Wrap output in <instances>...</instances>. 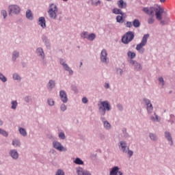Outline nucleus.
Instances as JSON below:
<instances>
[{"mask_svg":"<svg viewBox=\"0 0 175 175\" xmlns=\"http://www.w3.org/2000/svg\"><path fill=\"white\" fill-rule=\"evenodd\" d=\"M159 81H160L162 85H165V81L163 80V78L162 77L159 78Z\"/></svg>","mask_w":175,"mask_h":175,"instance_id":"a18cd8bd","label":"nucleus"},{"mask_svg":"<svg viewBox=\"0 0 175 175\" xmlns=\"http://www.w3.org/2000/svg\"><path fill=\"white\" fill-rule=\"evenodd\" d=\"M160 3H165L166 2V0H159Z\"/></svg>","mask_w":175,"mask_h":175,"instance_id":"864d4df0","label":"nucleus"},{"mask_svg":"<svg viewBox=\"0 0 175 175\" xmlns=\"http://www.w3.org/2000/svg\"><path fill=\"white\" fill-rule=\"evenodd\" d=\"M135 38V34L133 31L126 32L122 38V42L124 44H128L130 42H132Z\"/></svg>","mask_w":175,"mask_h":175,"instance_id":"20e7f679","label":"nucleus"},{"mask_svg":"<svg viewBox=\"0 0 175 175\" xmlns=\"http://www.w3.org/2000/svg\"><path fill=\"white\" fill-rule=\"evenodd\" d=\"M0 125H3V121L0 120Z\"/></svg>","mask_w":175,"mask_h":175,"instance_id":"4d7b16f0","label":"nucleus"},{"mask_svg":"<svg viewBox=\"0 0 175 175\" xmlns=\"http://www.w3.org/2000/svg\"><path fill=\"white\" fill-rule=\"evenodd\" d=\"M144 102L146 103V105L147 106L146 109H147L148 113L149 114H151V113H152V110H154V107H152V104H151V102L150 101V100H148L147 98H144Z\"/></svg>","mask_w":175,"mask_h":175,"instance_id":"6e6552de","label":"nucleus"},{"mask_svg":"<svg viewBox=\"0 0 175 175\" xmlns=\"http://www.w3.org/2000/svg\"><path fill=\"white\" fill-rule=\"evenodd\" d=\"M26 17L27 18H28L29 20H32L33 16H32V12H31V10H27L26 12Z\"/></svg>","mask_w":175,"mask_h":175,"instance_id":"393cba45","label":"nucleus"},{"mask_svg":"<svg viewBox=\"0 0 175 175\" xmlns=\"http://www.w3.org/2000/svg\"><path fill=\"white\" fill-rule=\"evenodd\" d=\"M9 10H10V15L12 14H18L20 13V7L16 5H12L9 6Z\"/></svg>","mask_w":175,"mask_h":175,"instance_id":"423d86ee","label":"nucleus"},{"mask_svg":"<svg viewBox=\"0 0 175 175\" xmlns=\"http://www.w3.org/2000/svg\"><path fill=\"white\" fill-rule=\"evenodd\" d=\"M60 99L63 103H66L68 102V95H66V92L64 90H61L59 92Z\"/></svg>","mask_w":175,"mask_h":175,"instance_id":"9d476101","label":"nucleus"},{"mask_svg":"<svg viewBox=\"0 0 175 175\" xmlns=\"http://www.w3.org/2000/svg\"><path fill=\"white\" fill-rule=\"evenodd\" d=\"M127 55H128V57H129V58H131V59H133V58H135V57H136V53H135V52H132V51H129L127 53Z\"/></svg>","mask_w":175,"mask_h":175,"instance_id":"b1692460","label":"nucleus"},{"mask_svg":"<svg viewBox=\"0 0 175 175\" xmlns=\"http://www.w3.org/2000/svg\"><path fill=\"white\" fill-rule=\"evenodd\" d=\"M48 14L50 18L55 20L58 16V7L54 3H51L49 7Z\"/></svg>","mask_w":175,"mask_h":175,"instance_id":"f03ea898","label":"nucleus"},{"mask_svg":"<svg viewBox=\"0 0 175 175\" xmlns=\"http://www.w3.org/2000/svg\"><path fill=\"white\" fill-rule=\"evenodd\" d=\"M142 12L148 16H154L155 13L157 20L161 21L162 20V14L165 12V8L159 4H154L153 6L143 8Z\"/></svg>","mask_w":175,"mask_h":175,"instance_id":"f257e3e1","label":"nucleus"},{"mask_svg":"<svg viewBox=\"0 0 175 175\" xmlns=\"http://www.w3.org/2000/svg\"><path fill=\"white\" fill-rule=\"evenodd\" d=\"M64 68L65 70H67V72H69L70 75H73V70H72V68L68 64H64Z\"/></svg>","mask_w":175,"mask_h":175,"instance_id":"aec40b11","label":"nucleus"},{"mask_svg":"<svg viewBox=\"0 0 175 175\" xmlns=\"http://www.w3.org/2000/svg\"><path fill=\"white\" fill-rule=\"evenodd\" d=\"M117 72H118V73H120V75H122V69L118 68V69L117 70Z\"/></svg>","mask_w":175,"mask_h":175,"instance_id":"3c124183","label":"nucleus"},{"mask_svg":"<svg viewBox=\"0 0 175 175\" xmlns=\"http://www.w3.org/2000/svg\"><path fill=\"white\" fill-rule=\"evenodd\" d=\"M116 21L118 23H120L121 24H122V23H124V16H116Z\"/></svg>","mask_w":175,"mask_h":175,"instance_id":"a878e982","label":"nucleus"},{"mask_svg":"<svg viewBox=\"0 0 175 175\" xmlns=\"http://www.w3.org/2000/svg\"><path fill=\"white\" fill-rule=\"evenodd\" d=\"M96 38V35H95V33H92L88 36V40H90L91 42H92V40H94Z\"/></svg>","mask_w":175,"mask_h":175,"instance_id":"5701e85b","label":"nucleus"},{"mask_svg":"<svg viewBox=\"0 0 175 175\" xmlns=\"http://www.w3.org/2000/svg\"><path fill=\"white\" fill-rule=\"evenodd\" d=\"M38 24L42 28H46V19H44V17H40L39 18Z\"/></svg>","mask_w":175,"mask_h":175,"instance_id":"2eb2a0df","label":"nucleus"},{"mask_svg":"<svg viewBox=\"0 0 175 175\" xmlns=\"http://www.w3.org/2000/svg\"><path fill=\"white\" fill-rule=\"evenodd\" d=\"M75 163H76V165H84V162L79 158L75 159Z\"/></svg>","mask_w":175,"mask_h":175,"instance_id":"c85d7f7f","label":"nucleus"},{"mask_svg":"<svg viewBox=\"0 0 175 175\" xmlns=\"http://www.w3.org/2000/svg\"><path fill=\"white\" fill-rule=\"evenodd\" d=\"M81 65H83V62H81Z\"/></svg>","mask_w":175,"mask_h":175,"instance_id":"13d9d810","label":"nucleus"},{"mask_svg":"<svg viewBox=\"0 0 175 175\" xmlns=\"http://www.w3.org/2000/svg\"><path fill=\"white\" fill-rule=\"evenodd\" d=\"M109 83H105V88H109Z\"/></svg>","mask_w":175,"mask_h":175,"instance_id":"6e6d98bb","label":"nucleus"},{"mask_svg":"<svg viewBox=\"0 0 175 175\" xmlns=\"http://www.w3.org/2000/svg\"><path fill=\"white\" fill-rule=\"evenodd\" d=\"M61 110H62V111H65V110H66V105H65V104H62V105H61Z\"/></svg>","mask_w":175,"mask_h":175,"instance_id":"de8ad7c7","label":"nucleus"},{"mask_svg":"<svg viewBox=\"0 0 175 175\" xmlns=\"http://www.w3.org/2000/svg\"><path fill=\"white\" fill-rule=\"evenodd\" d=\"M59 137L60 139H62V140L65 139V133H60L59 134Z\"/></svg>","mask_w":175,"mask_h":175,"instance_id":"c03bdc74","label":"nucleus"},{"mask_svg":"<svg viewBox=\"0 0 175 175\" xmlns=\"http://www.w3.org/2000/svg\"><path fill=\"white\" fill-rule=\"evenodd\" d=\"M165 136L167 138V139L168 140V142H170V146H173V139L172 138V135H170V133L166 131L165 133Z\"/></svg>","mask_w":175,"mask_h":175,"instance_id":"dca6fc26","label":"nucleus"},{"mask_svg":"<svg viewBox=\"0 0 175 175\" xmlns=\"http://www.w3.org/2000/svg\"><path fill=\"white\" fill-rule=\"evenodd\" d=\"M101 106L100 107L99 109L103 110L104 114L106 113V110L109 111L110 110V104L107 101H103L101 102Z\"/></svg>","mask_w":175,"mask_h":175,"instance_id":"0eeeda50","label":"nucleus"},{"mask_svg":"<svg viewBox=\"0 0 175 175\" xmlns=\"http://www.w3.org/2000/svg\"><path fill=\"white\" fill-rule=\"evenodd\" d=\"M48 103L49 106H54V100L53 99H49Z\"/></svg>","mask_w":175,"mask_h":175,"instance_id":"37998d69","label":"nucleus"},{"mask_svg":"<svg viewBox=\"0 0 175 175\" xmlns=\"http://www.w3.org/2000/svg\"><path fill=\"white\" fill-rule=\"evenodd\" d=\"M150 138L151 140H157V136L154 134L150 133Z\"/></svg>","mask_w":175,"mask_h":175,"instance_id":"79ce46f5","label":"nucleus"},{"mask_svg":"<svg viewBox=\"0 0 175 175\" xmlns=\"http://www.w3.org/2000/svg\"><path fill=\"white\" fill-rule=\"evenodd\" d=\"M19 133H21L22 136H27V131L23 128H19Z\"/></svg>","mask_w":175,"mask_h":175,"instance_id":"c756f323","label":"nucleus"},{"mask_svg":"<svg viewBox=\"0 0 175 175\" xmlns=\"http://www.w3.org/2000/svg\"><path fill=\"white\" fill-rule=\"evenodd\" d=\"M63 1H64L65 2H66V1H68V0H63Z\"/></svg>","mask_w":175,"mask_h":175,"instance_id":"bf43d9fd","label":"nucleus"},{"mask_svg":"<svg viewBox=\"0 0 175 175\" xmlns=\"http://www.w3.org/2000/svg\"><path fill=\"white\" fill-rule=\"evenodd\" d=\"M104 126H105V128H106V129H110L111 125H110V123H109V122L105 121L104 122Z\"/></svg>","mask_w":175,"mask_h":175,"instance_id":"c9c22d12","label":"nucleus"},{"mask_svg":"<svg viewBox=\"0 0 175 175\" xmlns=\"http://www.w3.org/2000/svg\"><path fill=\"white\" fill-rule=\"evenodd\" d=\"M88 32L84 31L81 33V37L83 38V39H88Z\"/></svg>","mask_w":175,"mask_h":175,"instance_id":"e433bc0d","label":"nucleus"},{"mask_svg":"<svg viewBox=\"0 0 175 175\" xmlns=\"http://www.w3.org/2000/svg\"><path fill=\"white\" fill-rule=\"evenodd\" d=\"M54 148L58 150V151H66V148L64 147L61 143L58 142H54L53 143Z\"/></svg>","mask_w":175,"mask_h":175,"instance_id":"1a4fd4ad","label":"nucleus"},{"mask_svg":"<svg viewBox=\"0 0 175 175\" xmlns=\"http://www.w3.org/2000/svg\"><path fill=\"white\" fill-rule=\"evenodd\" d=\"M82 102H83V103H88V99H87L86 97H83L82 98Z\"/></svg>","mask_w":175,"mask_h":175,"instance_id":"09e8293b","label":"nucleus"},{"mask_svg":"<svg viewBox=\"0 0 175 175\" xmlns=\"http://www.w3.org/2000/svg\"><path fill=\"white\" fill-rule=\"evenodd\" d=\"M132 22H129V21H128V22H126V27H127V28H131V27H132Z\"/></svg>","mask_w":175,"mask_h":175,"instance_id":"49530a36","label":"nucleus"},{"mask_svg":"<svg viewBox=\"0 0 175 175\" xmlns=\"http://www.w3.org/2000/svg\"><path fill=\"white\" fill-rule=\"evenodd\" d=\"M154 116H155V118L154 116H151L150 120L153 122L159 121V117L158 116V115H157V113H154Z\"/></svg>","mask_w":175,"mask_h":175,"instance_id":"2f4dec72","label":"nucleus"},{"mask_svg":"<svg viewBox=\"0 0 175 175\" xmlns=\"http://www.w3.org/2000/svg\"><path fill=\"white\" fill-rule=\"evenodd\" d=\"M0 135H2L3 136H5V137H7V136H8V132H6V131L0 129Z\"/></svg>","mask_w":175,"mask_h":175,"instance_id":"72a5a7b5","label":"nucleus"},{"mask_svg":"<svg viewBox=\"0 0 175 175\" xmlns=\"http://www.w3.org/2000/svg\"><path fill=\"white\" fill-rule=\"evenodd\" d=\"M118 6L120 9H125L126 8V3H124L123 0H120L118 2Z\"/></svg>","mask_w":175,"mask_h":175,"instance_id":"a211bd4d","label":"nucleus"},{"mask_svg":"<svg viewBox=\"0 0 175 175\" xmlns=\"http://www.w3.org/2000/svg\"><path fill=\"white\" fill-rule=\"evenodd\" d=\"M107 1H111V0H107Z\"/></svg>","mask_w":175,"mask_h":175,"instance_id":"052dcab7","label":"nucleus"},{"mask_svg":"<svg viewBox=\"0 0 175 175\" xmlns=\"http://www.w3.org/2000/svg\"><path fill=\"white\" fill-rule=\"evenodd\" d=\"M100 59L102 62H107V52L106 49H103L101 51Z\"/></svg>","mask_w":175,"mask_h":175,"instance_id":"9b49d317","label":"nucleus"},{"mask_svg":"<svg viewBox=\"0 0 175 175\" xmlns=\"http://www.w3.org/2000/svg\"><path fill=\"white\" fill-rule=\"evenodd\" d=\"M37 53L38 55H40L42 58H44V53L43 52V49L42 48H38L37 49Z\"/></svg>","mask_w":175,"mask_h":175,"instance_id":"4be33fe9","label":"nucleus"},{"mask_svg":"<svg viewBox=\"0 0 175 175\" xmlns=\"http://www.w3.org/2000/svg\"><path fill=\"white\" fill-rule=\"evenodd\" d=\"M18 55H19L18 52L14 51V52L13 53L12 59H13L14 61H16V59H17V58H18Z\"/></svg>","mask_w":175,"mask_h":175,"instance_id":"473e14b6","label":"nucleus"},{"mask_svg":"<svg viewBox=\"0 0 175 175\" xmlns=\"http://www.w3.org/2000/svg\"><path fill=\"white\" fill-rule=\"evenodd\" d=\"M77 173L78 175H91V173H90V172L84 170L81 167H79L77 169Z\"/></svg>","mask_w":175,"mask_h":175,"instance_id":"f8f14e48","label":"nucleus"},{"mask_svg":"<svg viewBox=\"0 0 175 175\" xmlns=\"http://www.w3.org/2000/svg\"><path fill=\"white\" fill-rule=\"evenodd\" d=\"M120 147L122 151L124 154H128L129 157H132V155H133V151L129 150V147L126 146V143H125V142H120Z\"/></svg>","mask_w":175,"mask_h":175,"instance_id":"39448f33","label":"nucleus"},{"mask_svg":"<svg viewBox=\"0 0 175 175\" xmlns=\"http://www.w3.org/2000/svg\"><path fill=\"white\" fill-rule=\"evenodd\" d=\"M1 14L3 17V18H6V17H8V12H6V10H2Z\"/></svg>","mask_w":175,"mask_h":175,"instance_id":"58836bf2","label":"nucleus"},{"mask_svg":"<svg viewBox=\"0 0 175 175\" xmlns=\"http://www.w3.org/2000/svg\"><path fill=\"white\" fill-rule=\"evenodd\" d=\"M148 38H150V34H145L142 38L141 43L137 44L136 50L140 54L144 53L145 49H144V46H146V44H147V40H148Z\"/></svg>","mask_w":175,"mask_h":175,"instance_id":"7ed1b4c3","label":"nucleus"},{"mask_svg":"<svg viewBox=\"0 0 175 175\" xmlns=\"http://www.w3.org/2000/svg\"><path fill=\"white\" fill-rule=\"evenodd\" d=\"M117 107H118L119 110H122V105H118Z\"/></svg>","mask_w":175,"mask_h":175,"instance_id":"603ef678","label":"nucleus"},{"mask_svg":"<svg viewBox=\"0 0 175 175\" xmlns=\"http://www.w3.org/2000/svg\"><path fill=\"white\" fill-rule=\"evenodd\" d=\"M60 64H61V65H62L63 66H64V65H66V64H65V61H64L63 59H60Z\"/></svg>","mask_w":175,"mask_h":175,"instance_id":"8fccbe9b","label":"nucleus"},{"mask_svg":"<svg viewBox=\"0 0 175 175\" xmlns=\"http://www.w3.org/2000/svg\"><path fill=\"white\" fill-rule=\"evenodd\" d=\"M133 25L135 27V28H139V27H140V21H139L137 19H135L133 21Z\"/></svg>","mask_w":175,"mask_h":175,"instance_id":"412c9836","label":"nucleus"},{"mask_svg":"<svg viewBox=\"0 0 175 175\" xmlns=\"http://www.w3.org/2000/svg\"><path fill=\"white\" fill-rule=\"evenodd\" d=\"M113 13L114 14H121V16H122L124 17V18H126V14L125 13L122 12V11H121V10H120L118 8H113Z\"/></svg>","mask_w":175,"mask_h":175,"instance_id":"4468645a","label":"nucleus"},{"mask_svg":"<svg viewBox=\"0 0 175 175\" xmlns=\"http://www.w3.org/2000/svg\"><path fill=\"white\" fill-rule=\"evenodd\" d=\"M56 175H65V173L62 170H58L56 172Z\"/></svg>","mask_w":175,"mask_h":175,"instance_id":"a19ab883","label":"nucleus"},{"mask_svg":"<svg viewBox=\"0 0 175 175\" xmlns=\"http://www.w3.org/2000/svg\"><path fill=\"white\" fill-rule=\"evenodd\" d=\"M155 22V18H154V16H151L148 19V24H154Z\"/></svg>","mask_w":175,"mask_h":175,"instance_id":"cd10ccee","label":"nucleus"},{"mask_svg":"<svg viewBox=\"0 0 175 175\" xmlns=\"http://www.w3.org/2000/svg\"><path fill=\"white\" fill-rule=\"evenodd\" d=\"M12 109H13L14 110L17 109V101L16 100L12 101Z\"/></svg>","mask_w":175,"mask_h":175,"instance_id":"f704fd0d","label":"nucleus"},{"mask_svg":"<svg viewBox=\"0 0 175 175\" xmlns=\"http://www.w3.org/2000/svg\"><path fill=\"white\" fill-rule=\"evenodd\" d=\"M12 145L14 147H20V141L17 140V139H14L12 141Z\"/></svg>","mask_w":175,"mask_h":175,"instance_id":"7c9ffc66","label":"nucleus"},{"mask_svg":"<svg viewBox=\"0 0 175 175\" xmlns=\"http://www.w3.org/2000/svg\"><path fill=\"white\" fill-rule=\"evenodd\" d=\"M161 21V24H162V25H165V21L160 20Z\"/></svg>","mask_w":175,"mask_h":175,"instance_id":"5fc2aeb1","label":"nucleus"},{"mask_svg":"<svg viewBox=\"0 0 175 175\" xmlns=\"http://www.w3.org/2000/svg\"><path fill=\"white\" fill-rule=\"evenodd\" d=\"M10 155L14 159H17V158H18V153L17 152V151H16L14 150H10Z\"/></svg>","mask_w":175,"mask_h":175,"instance_id":"f3484780","label":"nucleus"},{"mask_svg":"<svg viewBox=\"0 0 175 175\" xmlns=\"http://www.w3.org/2000/svg\"><path fill=\"white\" fill-rule=\"evenodd\" d=\"M120 168L118 167H114L110 172V175H122V172L118 171Z\"/></svg>","mask_w":175,"mask_h":175,"instance_id":"ddd939ff","label":"nucleus"},{"mask_svg":"<svg viewBox=\"0 0 175 175\" xmlns=\"http://www.w3.org/2000/svg\"><path fill=\"white\" fill-rule=\"evenodd\" d=\"M132 63L133 64V65H135L136 70H139V69H142V66L140 65V64L136 62H132Z\"/></svg>","mask_w":175,"mask_h":175,"instance_id":"bb28decb","label":"nucleus"},{"mask_svg":"<svg viewBox=\"0 0 175 175\" xmlns=\"http://www.w3.org/2000/svg\"><path fill=\"white\" fill-rule=\"evenodd\" d=\"M55 87V81L53 80H50L49 83L47 84L48 90H52Z\"/></svg>","mask_w":175,"mask_h":175,"instance_id":"6ab92c4d","label":"nucleus"},{"mask_svg":"<svg viewBox=\"0 0 175 175\" xmlns=\"http://www.w3.org/2000/svg\"><path fill=\"white\" fill-rule=\"evenodd\" d=\"M0 80L3 81V83H6L8 79L2 75V73H0Z\"/></svg>","mask_w":175,"mask_h":175,"instance_id":"4c0bfd02","label":"nucleus"},{"mask_svg":"<svg viewBox=\"0 0 175 175\" xmlns=\"http://www.w3.org/2000/svg\"><path fill=\"white\" fill-rule=\"evenodd\" d=\"M13 79L14 80H21V78L17 74H14Z\"/></svg>","mask_w":175,"mask_h":175,"instance_id":"ea45409f","label":"nucleus"}]
</instances>
